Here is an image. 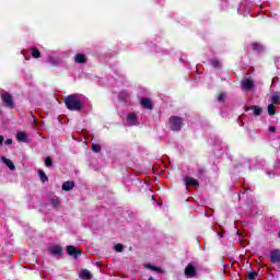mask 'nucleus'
<instances>
[{
    "label": "nucleus",
    "instance_id": "1",
    "mask_svg": "<svg viewBox=\"0 0 280 280\" xmlns=\"http://www.w3.org/2000/svg\"><path fill=\"white\" fill-rule=\"evenodd\" d=\"M65 105L68 110H82V101L78 98V96L70 94L65 98Z\"/></svg>",
    "mask_w": 280,
    "mask_h": 280
},
{
    "label": "nucleus",
    "instance_id": "2",
    "mask_svg": "<svg viewBox=\"0 0 280 280\" xmlns=\"http://www.w3.org/2000/svg\"><path fill=\"white\" fill-rule=\"evenodd\" d=\"M170 128L173 132H180L183 128V118L179 116H171L168 119Z\"/></svg>",
    "mask_w": 280,
    "mask_h": 280
},
{
    "label": "nucleus",
    "instance_id": "3",
    "mask_svg": "<svg viewBox=\"0 0 280 280\" xmlns=\"http://www.w3.org/2000/svg\"><path fill=\"white\" fill-rule=\"evenodd\" d=\"M1 102L5 108H14V98L10 92L2 90L1 94Z\"/></svg>",
    "mask_w": 280,
    "mask_h": 280
},
{
    "label": "nucleus",
    "instance_id": "4",
    "mask_svg": "<svg viewBox=\"0 0 280 280\" xmlns=\"http://www.w3.org/2000/svg\"><path fill=\"white\" fill-rule=\"evenodd\" d=\"M66 252L68 253V255L70 257H73L74 259H78V257H80V255H82V252L73 245H68L66 247Z\"/></svg>",
    "mask_w": 280,
    "mask_h": 280
},
{
    "label": "nucleus",
    "instance_id": "5",
    "mask_svg": "<svg viewBox=\"0 0 280 280\" xmlns=\"http://www.w3.org/2000/svg\"><path fill=\"white\" fill-rule=\"evenodd\" d=\"M48 252L50 253V255H52L54 257H60L62 256V254L65 253V248H62L59 245H55L48 248Z\"/></svg>",
    "mask_w": 280,
    "mask_h": 280
},
{
    "label": "nucleus",
    "instance_id": "6",
    "mask_svg": "<svg viewBox=\"0 0 280 280\" xmlns=\"http://www.w3.org/2000/svg\"><path fill=\"white\" fill-rule=\"evenodd\" d=\"M196 275H197L196 267H194L192 264H188L185 268V277L187 279H194Z\"/></svg>",
    "mask_w": 280,
    "mask_h": 280
},
{
    "label": "nucleus",
    "instance_id": "7",
    "mask_svg": "<svg viewBox=\"0 0 280 280\" xmlns=\"http://www.w3.org/2000/svg\"><path fill=\"white\" fill-rule=\"evenodd\" d=\"M269 261H271V264H280V249L279 248H276L270 252Z\"/></svg>",
    "mask_w": 280,
    "mask_h": 280
},
{
    "label": "nucleus",
    "instance_id": "8",
    "mask_svg": "<svg viewBox=\"0 0 280 280\" xmlns=\"http://www.w3.org/2000/svg\"><path fill=\"white\" fill-rule=\"evenodd\" d=\"M243 91H253L255 89V82L252 79H245L242 81Z\"/></svg>",
    "mask_w": 280,
    "mask_h": 280
},
{
    "label": "nucleus",
    "instance_id": "9",
    "mask_svg": "<svg viewBox=\"0 0 280 280\" xmlns=\"http://www.w3.org/2000/svg\"><path fill=\"white\" fill-rule=\"evenodd\" d=\"M248 110H253V115L255 117H259V115H261V113H264V109L257 105H252L250 107L249 106H246L245 107V113H248Z\"/></svg>",
    "mask_w": 280,
    "mask_h": 280
},
{
    "label": "nucleus",
    "instance_id": "10",
    "mask_svg": "<svg viewBox=\"0 0 280 280\" xmlns=\"http://www.w3.org/2000/svg\"><path fill=\"white\" fill-rule=\"evenodd\" d=\"M140 104L142 106V108H145L147 110H153L154 109V104H152V100L150 98H142L140 101Z\"/></svg>",
    "mask_w": 280,
    "mask_h": 280
},
{
    "label": "nucleus",
    "instance_id": "11",
    "mask_svg": "<svg viewBox=\"0 0 280 280\" xmlns=\"http://www.w3.org/2000/svg\"><path fill=\"white\" fill-rule=\"evenodd\" d=\"M184 180H185L186 187H199L200 185V183H198L197 179L190 176H186Z\"/></svg>",
    "mask_w": 280,
    "mask_h": 280
},
{
    "label": "nucleus",
    "instance_id": "12",
    "mask_svg": "<svg viewBox=\"0 0 280 280\" xmlns=\"http://www.w3.org/2000/svg\"><path fill=\"white\" fill-rule=\"evenodd\" d=\"M88 60L89 59L84 54H77L74 57V62H77V65H86Z\"/></svg>",
    "mask_w": 280,
    "mask_h": 280
},
{
    "label": "nucleus",
    "instance_id": "13",
    "mask_svg": "<svg viewBox=\"0 0 280 280\" xmlns=\"http://www.w3.org/2000/svg\"><path fill=\"white\" fill-rule=\"evenodd\" d=\"M1 161L2 163H4V165H7V167H9V170H16V166H14V162L5 158L4 155L1 156Z\"/></svg>",
    "mask_w": 280,
    "mask_h": 280
},
{
    "label": "nucleus",
    "instance_id": "14",
    "mask_svg": "<svg viewBox=\"0 0 280 280\" xmlns=\"http://www.w3.org/2000/svg\"><path fill=\"white\" fill-rule=\"evenodd\" d=\"M73 187H75V183L71 182V180L65 182L61 185L62 191H71V189H73Z\"/></svg>",
    "mask_w": 280,
    "mask_h": 280
},
{
    "label": "nucleus",
    "instance_id": "15",
    "mask_svg": "<svg viewBox=\"0 0 280 280\" xmlns=\"http://www.w3.org/2000/svg\"><path fill=\"white\" fill-rule=\"evenodd\" d=\"M16 140L22 143H25L27 141V133H25L24 131H18Z\"/></svg>",
    "mask_w": 280,
    "mask_h": 280
},
{
    "label": "nucleus",
    "instance_id": "16",
    "mask_svg": "<svg viewBox=\"0 0 280 280\" xmlns=\"http://www.w3.org/2000/svg\"><path fill=\"white\" fill-rule=\"evenodd\" d=\"M81 279H93V275L88 269H83L80 275Z\"/></svg>",
    "mask_w": 280,
    "mask_h": 280
},
{
    "label": "nucleus",
    "instance_id": "17",
    "mask_svg": "<svg viewBox=\"0 0 280 280\" xmlns=\"http://www.w3.org/2000/svg\"><path fill=\"white\" fill-rule=\"evenodd\" d=\"M252 49L259 54V52L264 51V46H261V44H258V43H253Z\"/></svg>",
    "mask_w": 280,
    "mask_h": 280
},
{
    "label": "nucleus",
    "instance_id": "18",
    "mask_svg": "<svg viewBox=\"0 0 280 280\" xmlns=\"http://www.w3.org/2000/svg\"><path fill=\"white\" fill-rule=\"evenodd\" d=\"M38 176L42 183H47V180H49V177H47V174H45V171L43 170L38 171Z\"/></svg>",
    "mask_w": 280,
    "mask_h": 280
},
{
    "label": "nucleus",
    "instance_id": "19",
    "mask_svg": "<svg viewBox=\"0 0 280 280\" xmlns=\"http://www.w3.org/2000/svg\"><path fill=\"white\" fill-rule=\"evenodd\" d=\"M267 112H268V115H270V117H275V115H277V112L275 109V105L273 104H269L268 105Z\"/></svg>",
    "mask_w": 280,
    "mask_h": 280
},
{
    "label": "nucleus",
    "instance_id": "20",
    "mask_svg": "<svg viewBox=\"0 0 280 280\" xmlns=\"http://www.w3.org/2000/svg\"><path fill=\"white\" fill-rule=\"evenodd\" d=\"M246 279L247 280H255V279H257V271H247L246 272Z\"/></svg>",
    "mask_w": 280,
    "mask_h": 280
},
{
    "label": "nucleus",
    "instance_id": "21",
    "mask_svg": "<svg viewBox=\"0 0 280 280\" xmlns=\"http://www.w3.org/2000/svg\"><path fill=\"white\" fill-rule=\"evenodd\" d=\"M50 205H52V207L55 209H60V199L56 198V199H51L50 200Z\"/></svg>",
    "mask_w": 280,
    "mask_h": 280
},
{
    "label": "nucleus",
    "instance_id": "22",
    "mask_svg": "<svg viewBox=\"0 0 280 280\" xmlns=\"http://www.w3.org/2000/svg\"><path fill=\"white\" fill-rule=\"evenodd\" d=\"M45 165H46V167H52L54 166V160L51 159V156H47L45 159Z\"/></svg>",
    "mask_w": 280,
    "mask_h": 280
},
{
    "label": "nucleus",
    "instance_id": "23",
    "mask_svg": "<svg viewBox=\"0 0 280 280\" xmlns=\"http://www.w3.org/2000/svg\"><path fill=\"white\" fill-rule=\"evenodd\" d=\"M32 56L34 57V58H40V50H38V48H32Z\"/></svg>",
    "mask_w": 280,
    "mask_h": 280
},
{
    "label": "nucleus",
    "instance_id": "24",
    "mask_svg": "<svg viewBox=\"0 0 280 280\" xmlns=\"http://www.w3.org/2000/svg\"><path fill=\"white\" fill-rule=\"evenodd\" d=\"M48 62L50 63V65H52V67H58V59H56V58H54V57H49V59H48Z\"/></svg>",
    "mask_w": 280,
    "mask_h": 280
},
{
    "label": "nucleus",
    "instance_id": "25",
    "mask_svg": "<svg viewBox=\"0 0 280 280\" xmlns=\"http://www.w3.org/2000/svg\"><path fill=\"white\" fill-rule=\"evenodd\" d=\"M128 121H137V114L130 113L127 116Z\"/></svg>",
    "mask_w": 280,
    "mask_h": 280
},
{
    "label": "nucleus",
    "instance_id": "26",
    "mask_svg": "<svg viewBox=\"0 0 280 280\" xmlns=\"http://www.w3.org/2000/svg\"><path fill=\"white\" fill-rule=\"evenodd\" d=\"M114 248H115L116 253H124V250H125V247L121 244H116Z\"/></svg>",
    "mask_w": 280,
    "mask_h": 280
},
{
    "label": "nucleus",
    "instance_id": "27",
    "mask_svg": "<svg viewBox=\"0 0 280 280\" xmlns=\"http://www.w3.org/2000/svg\"><path fill=\"white\" fill-rule=\"evenodd\" d=\"M92 151L93 152H102V147L100 144H92Z\"/></svg>",
    "mask_w": 280,
    "mask_h": 280
},
{
    "label": "nucleus",
    "instance_id": "28",
    "mask_svg": "<svg viewBox=\"0 0 280 280\" xmlns=\"http://www.w3.org/2000/svg\"><path fill=\"white\" fill-rule=\"evenodd\" d=\"M271 104H277L278 102H280V96L279 95H273V96H271Z\"/></svg>",
    "mask_w": 280,
    "mask_h": 280
},
{
    "label": "nucleus",
    "instance_id": "29",
    "mask_svg": "<svg viewBox=\"0 0 280 280\" xmlns=\"http://www.w3.org/2000/svg\"><path fill=\"white\" fill-rule=\"evenodd\" d=\"M212 67H213L214 69H218V68L220 67V60H218V59H212Z\"/></svg>",
    "mask_w": 280,
    "mask_h": 280
},
{
    "label": "nucleus",
    "instance_id": "30",
    "mask_svg": "<svg viewBox=\"0 0 280 280\" xmlns=\"http://www.w3.org/2000/svg\"><path fill=\"white\" fill-rule=\"evenodd\" d=\"M225 98H226V94L225 93H220L218 95V102H224Z\"/></svg>",
    "mask_w": 280,
    "mask_h": 280
},
{
    "label": "nucleus",
    "instance_id": "31",
    "mask_svg": "<svg viewBox=\"0 0 280 280\" xmlns=\"http://www.w3.org/2000/svg\"><path fill=\"white\" fill-rule=\"evenodd\" d=\"M145 268H148L149 270H154V268H156L155 266H152L151 264H147L144 265Z\"/></svg>",
    "mask_w": 280,
    "mask_h": 280
},
{
    "label": "nucleus",
    "instance_id": "32",
    "mask_svg": "<svg viewBox=\"0 0 280 280\" xmlns=\"http://www.w3.org/2000/svg\"><path fill=\"white\" fill-rule=\"evenodd\" d=\"M269 132H277V127L270 126L269 127Z\"/></svg>",
    "mask_w": 280,
    "mask_h": 280
},
{
    "label": "nucleus",
    "instance_id": "33",
    "mask_svg": "<svg viewBox=\"0 0 280 280\" xmlns=\"http://www.w3.org/2000/svg\"><path fill=\"white\" fill-rule=\"evenodd\" d=\"M4 143H5V145H12V139H7L5 141H4Z\"/></svg>",
    "mask_w": 280,
    "mask_h": 280
},
{
    "label": "nucleus",
    "instance_id": "34",
    "mask_svg": "<svg viewBox=\"0 0 280 280\" xmlns=\"http://www.w3.org/2000/svg\"><path fill=\"white\" fill-rule=\"evenodd\" d=\"M154 272H163V269H161L160 267H155L153 268Z\"/></svg>",
    "mask_w": 280,
    "mask_h": 280
},
{
    "label": "nucleus",
    "instance_id": "35",
    "mask_svg": "<svg viewBox=\"0 0 280 280\" xmlns=\"http://www.w3.org/2000/svg\"><path fill=\"white\" fill-rule=\"evenodd\" d=\"M4 138L0 135V145H3Z\"/></svg>",
    "mask_w": 280,
    "mask_h": 280
},
{
    "label": "nucleus",
    "instance_id": "36",
    "mask_svg": "<svg viewBox=\"0 0 280 280\" xmlns=\"http://www.w3.org/2000/svg\"><path fill=\"white\" fill-rule=\"evenodd\" d=\"M149 280H155L153 277H150Z\"/></svg>",
    "mask_w": 280,
    "mask_h": 280
}]
</instances>
